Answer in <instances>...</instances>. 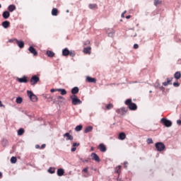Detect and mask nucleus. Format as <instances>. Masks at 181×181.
<instances>
[{
	"label": "nucleus",
	"instance_id": "obj_1",
	"mask_svg": "<svg viewBox=\"0 0 181 181\" xmlns=\"http://www.w3.org/2000/svg\"><path fill=\"white\" fill-rule=\"evenodd\" d=\"M125 105H127L130 111H136L138 110V106L136 104L132 103V99H127L124 102Z\"/></svg>",
	"mask_w": 181,
	"mask_h": 181
},
{
	"label": "nucleus",
	"instance_id": "obj_2",
	"mask_svg": "<svg viewBox=\"0 0 181 181\" xmlns=\"http://www.w3.org/2000/svg\"><path fill=\"white\" fill-rule=\"evenodd\" d=\"M70 98L73 105H78L83 103L76 95H71Z\"/></svg>",
	"mask_w": 181,
	"mask_h": 181
},
{
	"label": "nucleus",
	"instance_id": "obj_3",
	"mask_svg": "<svg viewBox=\"0 0 181 181\" xmlns=\"http://www.w3.org/2000/svg\"><path fill=\"white\" fill-rule=\"evenodd\" d=\"M27 95L33 101V103H36L37 101V96L33 93L31 90H27Z\"/></svg>",
	"mask_w": 181,
	"mask_h": 181
},
{
	"label": "nucleus",
	"instance_id": "obj_4",
	"mask_svg": "<svg viewBox=\"0 0 181 181\" xmlns=\"http://www.w3.org/2000/svg\"><path fill=\"white\" fill-rule=\"evenodd\" d=\"M160 123L163 124V125H165V127H167V128L172 127V122L166 118H162L160 119Z\"/></svg>",
	"mask_w": 181,
	"mask_h": 181
},
{
	"label": "nucleus",
	"instance_id": "obj_5",
	"mask_svg": "<svg viewBox=\"0 0 181 181\" xmlns=\"http://www.w3.org/2000/svg\"><path fill=\"white\" fill-rule=\"evenodd\" d=\"M30 81L31 86H35V84H37V83H39V81H40V78H39V76L35 75L31 77Z\"/></svg>",
	"mask_w": 181,
	"mask_h": 181
},
{
	"label": "nucleus",
	"instance_id": "obj_6",
	"mask_svg": "<svg viewBox=\"0 0 181 181\" xmlns=\"http://www.w3.org/2000/svg\"><path fill=\"white\" fill-rule=\"evenodd\" d=\"M156 148L158 152H162L166 147L165 144L162 142H158L155 144Z\"/></svg>",
	"mask_w": 181,
	"mask_h": 181
},
{
	"label": "nucleus",
	"instance_id": "obj_7",
	"mask_svg": "<svg viewBox=\"0 0 181 181\" xmlns=\"http://www.w3.org/2000/svg\"><path fill=\"white\" fill-rule=\"evenodd\" d=\"M116 112L119 114V115H125L128 112V109L127 107H121L120 109H117Z\"/></svg>",
	"mask_w": 181,
	"mask_h": 181
},
{
	"label": "nucleus",
	"instance_id": "obj_8",
	"mask_svg": "<svg viewBox=\"0 0 181 181\" xmlns=\"http://www.w3.org/2000/svg\"><path fill=\"white\" fill-rule=\"evenodd\" d=\"M16 81H18V83H26L29 81L28 80V76H24L22 78H17Z\"/></svg>",
	"mask_w": 181,
	"mask_h": 181
},
{
	"label": "nucleus",
	"instance_id": "obj_9",
	"mask_svg": "<svg viewBox=\"0 0 181 181\" xmlns=\"http://www.w3.org/2000/svg\"><path fill=\"white\" fill-rule=\"evenodd\" d=\"M91 158L93 160H95L96 162H100L101 160H100V157H98V155L95 153H91Z\"/></svg>",
	"mask_w": 181,
	"mask_h": 181
},
{
	"label": "nucleus",
	"instance_id": "obj_10",
	"mask_svg": "<svg viewBox=\"0 0 181 181\" xmlns=\"http://www.w3.org/2000/svg\"><path fill=\"white\" fill-rule=\"evenodd\" d=\"M29 52L33 54V56H37V51H36V49L33 47H30L28 48Z\"/></svg>",
	"mask_w": 181,
	"mask_h": 181
},
{
	"label": "nucleus",
	"instance_id": "obj_11",
	"mask_svg": "<svg viewBox=\"0 0 181 181\" xmlns=\"http://www.w3.org/2000/svg\"><path fill=\"white\" fill-rule=\"evenodd\" d=\"M98 148L100 151V152H106L107 151V147L105 146V145H104V144H100Z\"/></svg>",
	"mask_w": 181,
	"mask_h": 181
},
{
	"label": "nucleus",
	"instance_id": "obj_12",
	"mask_svg": "<svg viewBox=\"0 0 181 181\" xmlns=\"http://www.w3.org/2000/svg\"><path fill=\"white\" fill-rule=\"evenodd\" d=\"M15 40L18 47H20V49H23L25 47V42H23V41H19L18 40Z\"/></svg>",
	"mask_w": 181,
	"mask_h": 181
},
{
	"label": "nucleus",
	"instance_id": "obj_13",
	"mask_svg": "<svg viewBox=\"0 0 181 181\" xmlns=\"http://www.w3.org/2000/svg\"><path fill=\"white\" fill-rule=\"evenodd\" d=\"M64 136L66 138V141H73L74 139L73 136H71L70 133H65L64 134Z\"/></svg>",
	"mask_w": 181,
	"mask_h": 181
},
{
	"label": "nucleus",
	"instance_id": "obj_14",
	"mask_svg": "<svg viewBox=\"0 0 181 181\" xmlns=\"http://www.w3.org/2000/svg\"><path fill=\"white\" fill-rule=\"evenodd\" d=\"M173 80V78H167V81L163 83V86H169V84H172V81Z\"/></svg>",
	"mask_w": 181,
	"mask_h": 181
},
{
	"label": "nucleus",
	"instance_id": "obj_15",
	"mask_svg": "<svg viewBox=\"0 0 181 181\" xmlns=\"http://www.w3.org/2000/svg\"><path fill=\"white\" fill-rule=\"evenodd\" d=\"M85 54H91V47H88L83 49Z\"/></svg>",
	"mask_w": 181,
	"mask_h": 181
},
{
	"label": "nucleus",
	"instance_id": "obj_16",
	"mask_svg": "<svg viewBox=\"0 0 181 181\" xmlns=\"http://www.w3.org/2000/svg\"><path fill=\"white\" fill-rule=\"evenodd\" d=\"M125 138H127V134H125V133L121 132L119 134V136H118L119 139H120L121 141H124Z\"/></svg>",
	"mask_w": 181,
	"mask_h": 181
},
{
	"label": "nucleus",
	"instance_id": "obj_17",
	"mask_svg": "<svg viewBox=\"0 0 181 181\" xmlns=\"http://www.w3.org/2000/svg\"><path fill=\"white\" fill-rule=\"evenodd\" d=\"M10 25H11V23L8 21H6L2 23V26L5 29H8V28H9Z\"/></svg>",
	"mask_w": 181,
	"mask_h": 181
},
{
	"label": "nucleus",
	"instance_id": "obj_18",
	"mask_svg": "<svg viewBox=\"0 0 181 181\" xmlns=\"http://www.w3.org/2000/svg\"><path fill=\"white\" fill-rule=\"evenodd\" d=\"M69 54H70V51L69 50V49L65 48L62 50V56L67 57L69 56Z\"/></svg>",
	"mask_w": 181,
	"mask_h": 181
},
{
	"label": "nucleus",
	"instance_id": "obj_19",
	"mask_svg": "<svg viewBox=\"0 0 181 181\" xmlns=\"http://www.w3.org/2000/svg\"><path fill=\"white\" fill-rule=\"evenodd\" d=\"M86 81L88 83H96L97 80L95 78H91L90 76L86 77Z\"/></svg>",
	"mask_w": 181,
	"mask_h": 181
},
{
	"label": "nucleus",
	"instance_id": "obj_20",
	"mask_svg": "<svg viewBox=\"0 0 181 181\" xmlns=\"http://www.w3.org/2000/svg\"><path fill=\"white\" fill-rule=\"evenodd\" d=\"M79 91V89L78 87H74L71 89V94H73V95H76V94H78Z\"/></svg>",
	"mask_w": 181,
	"mask_h": 181
},
{
	"label": "nucleus",
	"instance_id": "obj_21",
	"mask_svg": "<svg viewBox=\"0 0 181 181\" xmlns=\"http://www.w3.org/2000/svg\"><path fill=\"white\" fill-rule=\"evenodd\" d=\"M57 90L61 93V95H66V94H67V91L66 90V89L58 88L57 89Z\"/></svg>",
	"mask_w": 181,
	"mask_h": 181
},
{
	"label": "nucleus",
	"instance_id": "obj_22",
	"mask_svg": "<svg viewBox=\"0 0 181 181\" xmlns=\"http://www.w3.org/2000/svg\"><path fill=\"white\" fill-rule=\"evenodd\" d=\"M58 13H59V10H57V8H52V16H57Z\"/></svg>",
	"mask_w": 181,
	"mask_h": 181
},
{
	"label": "nucleus",
	"instance_id": "obj_23",
	"mask_svg": "<svg viewBox=\"0 0 181 181\" xmlns=\"http://www.w3.org/2000/svg\"><path fill=\"white\" fill-rule=\"evenodd\" d=\"M2 16L4 19H8V18L11 16V13H9V11H4Z\"/></svg>",
	"mask_w": 181,
	"mask_h": 181
},
{
	"label": "nucleus",
	"instance_id": "obj_24",
	"mask_svg": "<svg viewBox=\"0 0 181 181\" xmlns=\"http://www.w3.org/2000/svg\"><path fill=\"white\" fill-rule=\"evenodd\" d=\"M57 173L59 176H63L64 175V170L63 168H59Z\"/></svg>",
	"mask_w": 181,
	"mask_h": 181
},
{
	"label": "nucleus",
	"instance_id": "obj_25",
	"mask_svg": "<svg viewBox=\"0 0 181 181\" xmlns=\"http://www.w3.org/2000/svg\"><path fill=\"white\" fill-rule=\"evenodd\" d=\"M174 78H175L176 80L180 79L181 78V73H180V71L175 72V74H174Z\"/></svg>",
	"mask_w": 181,
	"mask_h": 181
},
{
	"label": "nucleus",
	"instance_id": "obj_26",
	"mask_svg": "<svg viewBox=\"0 0 181 181\" xmlns=\"http://www.w3.org/2000/svg\"><path fill=\"white\" fill-rule=\"evenodd\" d=\"M91 131H93V126H89V127H87L85 129L84 133L85 134H88V132H91Z\"/></svg>",
	"mask_w": 181,
	"mask_h": 181
},
{
	"label": "nucleus",
	"instance_id": "obj_27",
	"mask_svg": "<svg viewBox=\"0 0 181 181\" xmlns=\"http://www.w3.org/2000/svg\"><path fill=\"white\" fill-rule=\"evenodd\" d=\"M15 9H16V6H15V5H13V4L10 5L8 8V10L9 11V12H13V11H15Z\"/></svg>",
	"mask_w": 181,
	"mask_h": 181
},
{
	"label": "nucleus",
	"instance_id": "obj_28",
	"mask_svg": "<svg viewBox=\"0 0 181 181\" xmlns=\"http://www.w3.org/2000/svg\"><path fill=\"white\" fill-rule=\"evenodd\" d=\"M112 108H114V105H112V103H109L105 105V110H112Z\"/></svg>",
	"mask_w": 181,
	"mask_h": 181
},
{
	"label": "nucleus",
	"instance_id": "obj_29",
	"mask_svg": "<svg viewBox=\"0 0 181 181\" xmlns=\"http://www.w3.org/2000/svg\"><path fill=\"white\" fill-rule=\"evenodd\" d=\"M47 55L48 56V57H54V52H53L52 51L48 50L47 51Z\"/></svg>",
	"mask_w": 181,
	"mask_h": 181
},
{
	"label": "nucleus",
	"instance_id": "obj_30",
	"mask_svg": "<svg viewBox=\"0 0 181 181\" xmlns=\"http://www.w3.org/2000/svg\"><path fill=\"white\" fill-rule=\"evenodd\" d=\"M81 129H83V125L81 124L78 125L75 127V131H76V132L81 131Z\"/></svg>",
	"mask_w": 181,
	"mask_h": 181
},
{
	"label": "nucleus",
	"instance_id": "obj_31",
	"mask_svg": "<svg viewBox=\"0 0 181 181\" xmlns=\"http://www.w3.org/2000/svg\"><path fill=\"white\" fill-rule=\"evenodd\" d=\"M89 8L90 9H98V6H97V4H89Z\"/></svg>",
	"mask_w": 181,
	"mask_h": 181
},
{
	"label": "nucleus",
	"instance_id": "obj_32",
	"mask_svg": "<svg viewBox=\"0 0 181 181\" xmlns=\"http://www.w3.org/2000/svg\"><path fill=\"white\" fill-rule=\"evenodd\" d=\"M23 101V99L21 97L17 98L16 100V103L17 104H22Z\"/></svg>",
	"mask_w": 181,
	"mask_h": 181
},
{
	"label": "nucleus",
	"instance_id": "obj_33",
	"mask_svg": "<svg viewBox=\"0 0 181 181\" xmlns=\"http://www.w3.org/2000/svg\"><path fill=\"white\" fill-rule=\"evenodd\" d=\"M115 172L116 173H118V175L121 173V165H118L117 167H116Z\"/></svg>",
	"mask_w": 181,
	"mask_h": 181
},
{
	"label": "nucleus",
	"instance_id": "obj_34",
	"mask_svg": "<svg viewBox=\"0 0 181 181\" xmlns=\"http://www.w3.org/2000/svg\"><path fill=\"white\" fill-rule=\"evenodd\" d=\"M23 134H25V129H20L18 130V135H22Z\"/></svg>",
	"mask_w": 181,
	"mask_h": 181
},
{
	"label": "nucleus",
	"instance_id": "obj_35",
	"mask_svg": "<svg viewBox=\"0 0 181 181\" xmlns=\"http://www.w3.org/2000/svg\"><path fill=\"white\" fill-rule=\"evenodd\" d=\"M162 1L160 0H154V5L155 6H158V5H160Z\"/></svg>",
	"mask_w": 181,
	"mask_h": 181
},
{
	"label": "nucleus",
	"instance_id": "obj_36",
	"mask_svg": "<svg viewBox=\"0 0 181 181\" xmlns=\"http://www.w3.org/2000/svg\"><path fill=\"white\" fill-rule=\"evenodd\" d=\"M16 160H18V159L16 158V157H11V163H16Z\"/></svg>",
	"mask_w": 181,
	"mask_h": 181
},
{
	"label": "nucleus",
	"instance_id": "obj_37",
	"mask_svg": "<svg viewBox=\"0 0 181 181\" xmlns=\"http://www.w3.org/2000/svg\"><path fill=\"white\" fill-rule=\"evenodd\" d=\"M69 56H71V57H74V56H76V52H74V51H69Z\"/></svg>",
	"mask_w": 181,
	"mask_h": 181
},
{
	"label": "nucleus",
	"instance_id": "obj_38",
	"mask_svg": "<svg viewBox=\"0 0 181 181\" xmlns=\"http://www.w3.org/2000/svg\"><path fill=\"white\" fill-rule=\"evenodd\" d=\"M48 172H49V173L53 174V173H54L55 170H54V168H52V167H51V168H49Z\"/></svg>",
	"mask_w": 181,
	"mask_h": 181
},
{
	"label": "nucleus",
	"instance_id": "obj_39",
	"mask_svg": "<svg viewBox=\"0 0 181 181\" xmlns=\"http://www.w3.org/2000/svg\"><path fill=\"white\" fill-rule=\"evenodd\" d=\"M147 144H153V140H152V139H148Z\"/></svg>",
	"mask_w": 181,
	"mask_h": 181
},
{
	"label": "nucleus",
	"instance_id": "obj_40",
	"mask_svg": "<svg viewBox=\"0 0 181 181\" xmlns=\"http://www.w3.org/2000/svg\"><path fill=\"white\" fill-rule=\"evenodd\" d=\"M173 86L174 87H179V86H180V83H179V82H174Z\"/></svg>",
	"mask_w": 181,
	"mask_h": 181
},
{
	"label": "nucleus",
	"instance_id": "obj_41",
	"mask_svg": "<svg viewBox=\"0 0 181 181\" xmlns=\"http://www.w3.org/2000/svg\"><path fill=\"white\" fill-rule=\"evenodd\" d=\"M83 172H84L85 173H88V167L85 168L83 170Z\"/></svg>",
	"mask_w": 181,
	"mask_h": 181
},
{
	"label": "nucleus",
	"instance_id": "obj_42",
	"mask_svg": "<svg viewBox=\"0 0 181 181\" xmlns=\"http://www.w3.org/2000/svg\"><path fill=\"white\" fill-rule=\"evenodd\" d=\"M108 36L109 37H112L114 36V33H109Z\"/></svg>",
	"mask_w": 181,
	"mask_h": 181
},
{
	"label": "nucleus",
	"instance_id": "obj_43",
	"mask_svg": "<svg viewBox=\"0 0 181 181\" xmlns=\"http://www.w3.org/2000/svg\"><path fill=\"white\" fill-rule=\"evenodd\" d=\"M139 47V45H138V44L134 45V49H138Z\"/></svg>",
	"mask_w": 181,
	"mask_h": 181
},
{
	"label": "nucleus",
	"instance_id": "obj_44",
	"mask_svg": "<svg viewBox=\"0 0 181 181\" xmlns=\"http://www.w3.org/2000/svg\"><path fill=\"white\" fill-rule=\"evenodd\" d=\"M78 145H80V144H77V143H74V144H73L74 148L76 147V146H78Z\"/></svg>",
	"mask_w": 181,
	"mask_h": 181
},
{
	"label": "nucleus",
	"instance_id": "obj_45",
	"mask_svg": "<svg viewBox=\"0 0 181 181\" xmlns=\"http://www.w3.org/2000/svg\"><path fill=\"white\" fill-rule=\"evenodd\" d=\"M76 149H77V148H76V147L72 148L71 152H76Z\"/></svg>",
	"mask_w": 181,
	"mask_h": 181
},
{
	"label": "nucleus",
	"instance_id": "obj_46",
	"mask_svg": "<svg viewBox=\"0 0 181 181\" xmlns=\"http://www.w3.org/2000/svg\"><path fill=\"white\" fill-rule=\"evenodd\" d=\"M56 91H57V89H51V90H50V92H51V93H54V92H56Z\"/></svg>",
	"mask_w": 181,
	"mask_h": 181
},
{
	"label": "nucleus",
	"instance_id": "obj_47",
	"mask_svg": "<svg viewBox=\"0 0 181 181\" xmlns=\"http://www.w3.org/2000/svg\"><path fill=\"white\" fill-rule=\"evenodd\" d=\"M44 148H46V144H42L41 146V149H44Z\"/></svg>",
	"mask_w": 181,
	"mask_h": 181
},
{
	"label": "nucleus",
	"instance_id": "obj_48",
	"mask_svg": "<svg viewBox=\"0 0 181 181\" xmlns=\"http://www.w3.org/2000/svg\"><path fill=\"white\" fill-rule=\"evenodd\" d=\"M39 148H40V146H39V145H35V148H36V149H39Z\"/></svg>",
	"mask_w": 181,
	"mask_h": 181
},
{
	"label": "nucleus",
	"instance_id": "obj_49",
	"mask_svg": "<svg viewBox=\"0 0 181 181\" xmlns=\"http://www.w3.org/2000/svg\"><path fill=\"white\" fill-rule=\"evenodd\" d=\"M130 18H131V16H126V19H130Z\"/></svg>",
	"mask_w": 181,
	"mask_h": 181
},
{
	"label": "nucleus",
	"instance_id": "obj_50",
	"mask_svg": "<svg viewBox=\"0 0 181 181\" xmlns=\"http://www.w3.org/2000/svg\"><path fill=\"white\" fill-rule=\"evenodd\" d=\"M0 107H4V105L2 104V101L0 100Z\"/></svg>",
	"mask_w": 181,
	"mask_h": 181
},
{
	"label": "nucleus",
	"instance_id": "obj_51",
	"mask_svg": "<svg viewBox=\"0 0 181 181\" xmlns=\"http://www.w3.org/2000/svg\"><path fill=\"white\" fill-rule=\"evenodd\" d=\"M58 98H59V100H63V96H59Z\"/></svg>",
	"mask_w": 181,
	"mask_h": 181
},
{
	"label": "nucleus",
	"instance_id": "obj_52",
	"mask_svg": "<svg viewBox=\"0 0 181 181\" xmlns=\"http://www.w3.org/2000/svg\"><path fill=\"white\" fill-rule=\"evenodd\" d=\"M124 14L122 13V18H125V16H124Z\"/></svg>",
	"mask_w": 181,
	"mask_h": 181
},
{
	"label": "nucleus",
	"instance_id": "obj_53",
	"mask_svg": "<svg viewBox=\"0 0 181 181\" xmlns=\"http://www.w3.org/2000/svg\"><path fill=\"white\" fill-rule=\"evenodd\" d=\"M2 177V173L0 172V178Z\"/></svg>",
	"mask_w": 181,
	"mask_h": 181
},
{
	"label": "nucleus",
	"instance_id": "obj_54",
	"mask_svg": "<svg viewBox=\"0 0 181 181\" xmlns=\"http://www.w3.org/2000/svg\"><path fill=\"white\" fill-rule=\"evenodd\" d=\"M123 13L125 15V13H127V11H124Z\"/></svg>",
	"mask_w": 181,
	"mask_h": 181
},
{
	"label": "nucleus",
	"instance_id": "obj_55",
	"mask_svg": "<svg viewBox=\"0 0 181 181\" xmlns=\"http://www.w3.org/2000/svg\"><path fill=\"white\" fill-rule=\"evenodd\" d=\"M91 151H94V148L93 147L91 148Z\"/></svg>",
	"mask_w": 181,
	"mask_h": 181
},
{
	"label": "nucleus",
	"instance_id": "obj_56",
	"mask_svg": "<svg viewBox=\"0 0 181 181\" xmlns=\"http://www.w3.org/2000/svg\"><path fill=\"white\" fill-rule=\"evenodd\" d=\"M9 42H13V40H9Z\"/></svg>",
	"mask_w": 181,
	"mask_h": 181
},
{
	"label": "nucleus",
	"instance_id": "obj_57",
	"mask_svg": "<svg viewBox=\"0 0 181 181\" xmlns=\"http://www.w3.org/2000/svg\"><path fill=\"white\" fill-rule=\"evenodd\" d=\"M87 43L90 44V41H87Z\"/></svg>",
	"mask_w": 181,
	"mask_h": 181
},
{
	"label": "nucleus",
	"instance_id": "obj_58",
	"mask_svg": "<svg viewBox=\"0 0 181 181\" xmlns=\"http://www.w3.org/2000/svg\"><path fill=\"white\" fill-rule=\"evenodd\" d=\"M0 8H2V6L0 4Z\"/></svg>",
	"mask_w": 181,
	"mask_h": 181
}]
</instances>
